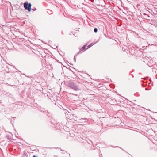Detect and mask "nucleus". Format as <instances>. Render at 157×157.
<instances>
[{
	"mask_svg": "<svg viewBox=\"0 0 157 157\" xmlns=\"http://www.w3.org/2000/svg\"><path fill=\"white\" fill-rule=\"evenodd\" d=\"M68 86L71 88L77 91L78 89L76 83L73 81H70L68 83Z\"/></svg>",
	"mask_w": 157,
	"mask_h": 157,
	"instance_id": "obj_1",
	"label": "nucleus"
},
{
	"mask_svg": "<svg viewBox=\"0 0 157 157\" xmlns=\"http://www.w3.org/2000/svg\"><path fill=\"white\" fill-rule=\"evenodd\" d=\"M24 6L25 9L28 10L29 12L31 11V4L30 3L28 4L26 2L24 3Z\"/></svg>",
	"mask_w": 157,
	"mask_h": 157,
	"instance_id": "obj_2",
	"label": "nucleus"
},
{
	"mask_svg": "<svg viewBox=\"0 0 157 157\" xmlns=\"http://www.w3.org/2000/svg\"><path fill=\"white\" fill-rule=\"evenodd\" d=\"M86 45H84L82 48V50H83L84 49H85L86 48Z\"/></svg>",
	"mask_w": 157,
	"mask_h": 157,
	"instance_id": "obj_3",
	"label": "nucleus"
},
{
	"mask_svg": "<svg viewBox=\"0 0 157 157\" xmlns=\"http://www.w3.org/2000/svg\"><path fill=\"white\" fill-rule=\"evenodd\" d=\"M94 31L95 33H97L98 31V29L97 28H95L94 29Z\"/></svg>",
	"mask_w": 157,
	"mask_h": 157,
	"instance_id": "obj_4",
	"label": "nucleus"
},
{
	"mask_svg": "<svg viewBox=\"0 0 157 157\" xmlns=\"http://www.w3.org/2000/svg\"><path fill=\"white\" fill-rule=\"evenodd\" d=\"M93 45V44H92V43L91 44H90L88 46V48H90V47L92 45Z\"/></svg>",
	"mask_w": 157,
	"mask_h": 157,
	"instance_id": "obj_5",
	"label": "nucleus"
},
{
	"mask_svg": "<svg viewBox=\"0 0 157 157\" xmlns=\"http://www.w3.org/2000/svg\"><path fill=\"white\" fill-rule=\"evenodd\" d=\"M33 157H36V156H35V155H34Z\"/></svg>",
	"mask_w": 157,
	"mask_h": 157,
	"instance_id": "obj_6",
	"label": "nucleus"
},
{
	"mask_svg": "<svg viewBox=\"0 0 157 157\" xmlns=\"http://www.w3.org/2000/svg\"><path fill=\"white\" fill-rule=\"evenodd\" d=\"M74 59L75 60V61L76 60V59L75 58H74Z\"/></svg>",
	"mask_w": 157,
	"mask_h": 157,
	"instance_id": "obj_7",
	"label": "nucleus"
},
{
	"mask_svg": "<svg viewBox=\"0 0 157 157\" xmlns=\"http://www.w3.org/2000/svg\"><path fill=\"white\" fill-rule=\"evenodd\" d=\"M34 10H36V9H35H35H34Z\"/></svg>",
	"mask_w": 157,
	"mask_h": 157,
	"instance_id": "obj_8",
	"label": "nucleus"
},
{
	"mask_svg": "<svg viewBox=\"0 0 157 157\" xmlns=\"http://www.w3.org/2000/svg\"><path fill=\"white\" fill-rule=\"evenodd\" d=\"M34 10H36V9H35H35H34Z\"/></svg>",
	"mask_w": 157,
	"mask_h": 157,
	"instance_id": "obj_9",
	"label": "nucleus"
},
{
	"mask_svg": "<svg viewBox=\"0 0 157 157\" xmlns=\"http://www.w3.org/2000/svg\"><path fill=\"white\" fill-rule=\"evenodd\" d=\"M34 10H36V9H35H35H34Z\"/></svg>",
	"mask_w": 157,
	"mask_h": 157,
	"instance_id": "obj_10",
	"label": "nucleus"
},
{
	"mask_svg": "<svg viewBox=\"0 0 157 157\" xmlns=\"http://www.w3.org/2000/svg\"><path fill=\"white\" fill-rule=\"evenodd\" d=\"M144 15H146V14L145 13H144Z\"/></svg>",
	"mask_w": 157,
	"mask_h": 157,
	"instance_id": "obj_11",
	"label": "nucleus"
}]
</instances>
